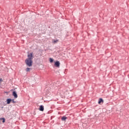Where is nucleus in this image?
<instances>
[{
    "mask_svg": "<svg viewBox=\"0 0 129 129\" xmlns=\"http://www.w3.org/2000/svg\"><path fill=\"white\" fill-rule=\"evenodd\" d=\"M3 82V79H0V83Z\"/></svg>",
    "mask_w": 129,
    "mask_h": 129,
    "instance_id": "f8f14e48",
    "label": "nucleus"
},
{
    "mask_svg": "<svg viewBox=\"0 0 129 129\" xmlns=\"http://www.w3.org/2000/svg\"><path fill=\"white\" fill-rule=\"evenodd\" d=\"M27 57L28 58L25 60V63L27 66L31 67L33 63V58H34L33 53L28 54Z\"/></svg>",
    "mask_w": 129,
    "mask_h": 129,
    "instance_id": "f257e3e1",
    "label": "nucleus"
},
{
    "mask_svg": "<svg viewBox=\"0 0 129 129\" xmlns=\"http://www.w3.org/2000/svg\"><path fill=\"white\" fill-rule=\"evenodd\" d=\"M54 65L55 66H56V67H58V68L60 67V62L58 61H56L54 63Z\"/></svg>",
    "mask_w": 129,
    "mask_h": 129,
    "instance_id": "f03ea898",
    "label": "nucleus"
},
{
    "mask_svg": "<svg viewBox=\"0 0 129 129\" xmlns=\"http://www.w3.org/2000/svg\"><path fill=\"white\" fill-rule=\"evenodd\" d=\"M103 102H104V101H103V99H102V98H100L99 99V101H98L99 104H101V103H103Z\"/></svg>",
    "mask_w": 129,
    "mask_h": 129,
    "instance_id": "20e7f679",
    "label": "nucleus"
},
{
    "mask_svg": "<svg viewBox=\"0 0 129 129\" xmlns=\"http://www.w3.org/2000/svg\"><path fill=\"white\" fill-rule=\"evenodd\" d=\"M0 119H2V120H3V122H5V118H1Z\"/></svg>",
    "mask_w": 129,
    "mask_h": 129,
    "instance_id": "9b49d317",
    "label": "nucleus"
},
{
    "mask_svg": "<svg viewBox=\"0 0 129 129\" xmlns=\"http://www.w3.org/2000/svg\"><path fill=\"white\" fill-rule=\"evenodd\" d=\"M13 95L14 96L15 98H18V94H17V93L15 91L13 92Z\"/></svg>",
    "mask_w": 129,
    "mask_h": 129,
    "instance_id": "7ed1b4c3",
    "label": "nucleus"
},
{
    "mask_svg": "<svg viewBox=\"0 0 129 129\" xmlns=\"http://www.w3.org/2000/svg\"><path fill=\"white\" fill-rule=\"evenodd\" d=\"M58 41H59V40L52 39V43H53V44H56Z\"/></svg>",
    "mask_w": 129,
    "mask_h": 129,
    "instance_id": "423d86ee",
    "label": "nucleus"
},
{
    "mask_svg": "<svg viewBox=\"0 0 129 129\" xmlns=\"http://www.w3.org/2000/svg\"><path fill=\"white\" fill-rule=\"evenodd\" d=\"M39 109L40 111H44V106L40 105Z\"/></svg>",
    "mask_w": 129,
    "mask_h": 129,
    "instance_id": "39448f33",
    "label": "nucleus"
},
{
    "mask_svg": "<svg viewBox=\"0 0 129 129\" xmlns=\"http://www.w3.org/2000/svg\"><path fill=\"white\" fill-rule=\"evenodd\" d=\"M30 69L29 68H28L26 69V71H27V72H30Z\"/></svg>",
    "mask_w": 129,
    "mask_h": 129,
    "instance_id": "9d476101",
    "label": "nucleus"
},
{
    "mask_svg": "<svg viewBox=\"0 0 129 129\" xmlns=\"http://www.w3.org/2000/svg\"><path fill=\"white\" fill-rule=\"evenodd\" d=\"M66 119H67V117H66V116H63V117H62V118H61V120H66Z\"/></svg>",
    "mask_w": 129,
    "mask_h": 129,
    "instance_id": "6e6552de",
    "label": "nucleus"
},
{
    "mask_svg": "<svg viewBox=\"0 0 129 129\" xmlns=\"http://www.w3.org/2000/svg\"><path fill=\"white\" fill-rule=\"evenodd\" d=\"M7 101V104H10V103H11V101H12V99H8Z\"/></svg>",
    "mask_w": 129,
    "mask_h": 129,
    "instance_id": "0eeeda50",
    "label": "nucleus"
},
{
    "mask_svg": "<svg viewBox=\"0 0 129 129\" xmlns=\"http://www.w3.org/2000/svg\"><path fill=\"white\" fill-rule=\"evenodd\" d=\"M49 61H50V63H53L54 59H53V58H50L49 59Z\"/></svg>",
    "mask_w": 129,
    "mask_h": 129,
    "instance_id": "1a4fd4ad",
    "label": "nucleus"
}]
</instances>
